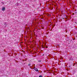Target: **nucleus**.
Segmentation results:
<instances>
[{
	"instance_id": "f257e3e1",
	"label": "nucleus",
	"mask_w": 77,
	"mask_h": 77,
	"mask_svg": "<svg viewBox=\"0 0 77 77\" xmlns=\"http://www.w3.org/2000/svg\"><path fill=\"white\" fill-rule=\"evenodd\" d=\"M5 10V7H2V11H4Z\"/></svg>"
},
{
	"instance_id": "f03ea898",
	"label": "nucleus",
	"mask_w": 77,
	"mask_h": 77,
	"mask_svg": "<svg viewBox=\"0 0 77 77\" xmlns=\"http://www.w3.org/2000/svg\"><path fill=\"white\" fill-rule=\"evenodd\" d=\"M34 69H35V71H38V69H37V68H35Z\"/></svg>"
},
{
	"instance_id": "7ed1b4c3",
	"label": "nucleus",
	"mask_w": 77,
	"mask_h": 77,
	"mask_svg": "<svg viewBox=\"0 0 77 77\" xmlns=\"http://www.w3.org/2000/svg\"><path fill=\"white\" fill-rule=\"evenodd\" d=\"M39 77H42V75H40L39 76Z\"/></svg>"
},
{
	"instance_id": "20e7f679",
	"label": "nucleus",
	"mask_w": 77,
	"mask_h": 77,
	"mask_svg": "<svg viewBox=\"0 0 77 77\" xmlns=\"http://www.w3.org/2000/svg\"><path fill=\"white\" fill-rule=\"evenodd\" d=\"M38 61L39 62H41V60H38Z\"/></svg>"
},
{
	"instance_id": "39448f33",
	"label": "nucleus",
	"mask_w": 77,
	"mask_h": 77,
	"mask_svg": "<svg viewBox=\"0 0 77 77\" xmlns=\"http://www.w3.org/2000/svg\"><path fill=\"white\" fill-rule=\"evenodd\" d=\"M46 48H48V47H46Z\"/></svg>"
}]
</instances>
